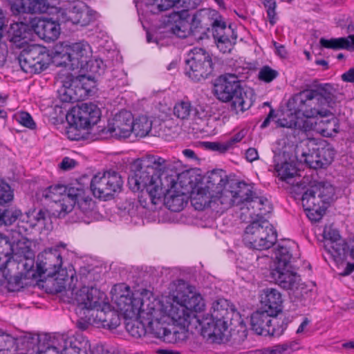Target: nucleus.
Segmentation results:
<instances>
[{
  "label": "nucleus",
  "instance_id": "nucleus-56",
  "mask_svg": "<svg viewBox=\"0 0 354 354\" xmlns=\"http://www.w3.org/2000/svg\"><path fill=\"white\" fill-rule=\"evenodd\" d=\"M103 313L102 312L96 313L95 317L98 319V320L102 323V326L104 328H108L109 329L116 328L120 324V319L117 313H111L110 315L112 316L110 319L106 320L105 317H104Z\"/></svg>",
  "mask_w": 354,
  "mask_h": 354
},
{
  "label": "nucleus",
  "instance_id": "nucleus-5",
  "mask_svg": "<svg viewBox=\"0 0 354 354\" xmlns=\"http://www.w3.org/2000/svg\"><path fill=\"white\" fill-rule=\"evenodd\" d=\"M214 94L223 102H231L232 109L243 112L252 104L251 97L243 88L239 77L231 73L221 75L214 84Z\"/></svg>",
  "mask_w": 354,
  "mask_h": 354
},
{
  "label": "nucleus",
  "instance_id": "nucleus-48",
  "mask_svg": "<svg viewBox=\"0 0 354 354\" xmlns=\"http://www.w3.org/2000/svg\"><path fill=\"white\" fill-rule=\"evenodd\" d=\"M291 258L292 253L290 250V246L286 244L278 245L275 251L276 267L291 266Z\"/></svg>",
  "mask_w": 354,
  "mask_h": 354
},
{
  "label": "nucleus",
  "instance_id": "nucleus-20",
  "mask_svg": "<svg viewBox=\"0 0 354 354\" xmlns=\"http://www.w3.org/2000/svg\"><path fill=\"white\" fill-rule=\"evenodd\" d=\"M202 0H145V10L151 14H158L176 6L182 8L180 12L194 10Z\"/></svg>",
  "mask_w": 354,
  "mask_h": 354
},
{
  "label": "nucleus",
  "instance_id": "nucleus-43",
  "mask_svg": "<svg viewBox=\"0 0 354 354\" xmlns=\"http://www.w3.org/2000/svg\"><path fill=\"white\" fill-rule=\"evenodd\" d=\"M132 133L136 137H145L151 130L152 122L145 115L138 117L135 120H132Z\"/></svg>",
  "mask_w": 354,
  "mask_h": 354
},
{
  "label": "nucleus",
  "instance_id": "nucleus-47",
  "mask_svg": "<svg viewBox=\"0 0 354 354\" xmlns=\"http://www.w3.org/2000/svg\"><path fill=\"white\" fill-rule=\"evenodd\" d=\"M349 36L346 37L332 38L326 39L324 37L319 40L322 47L333 50L348 49L351 46Z\"/></svg>",
  "mask_w": 354,
  "mask_h": 354
},
{
  "label": "nucleus",
  "instance_id": "nucleus-15",
  "mask_svg": "<svg viewBox=\"0 0 354 354\" xmlns=\"http://www.w3.org/2000/svg\"><path fill=\"white\" fill-rule=\"evenodd\" d=\"M91 53L89 44L84 41L66 45L62 51H56L57 55L64 59L65 66L73 70L82 68L84 64H87Z\"/></svg>",
  "mask_w": 354,
  "mask_h": 354
},
{
  "label": "nucleus",
  "instance_id": "nucleus-12",
  "mask_svg": "<svg viewBox=\"0 0 354 354\" xmlns=\"http://www.w3.org/2000/svg\"><path fill=\"white\" fill-rule=\"evenodd\" d=\"M123 180L115 171H109L101 176L95 175L91 182V189L95 197L106 199L122 190Z\"/></svg>",
  "mask_w": 354,
  "mask_h": 354
},
{
  "label": "nucleus",
  "instance_id": "nucleus-36",
  "mask_svg": "<svg viewBox=\"0 0 354 354\" xmlns=\"http://www.w3.org/2000/svg\"><path fill=\"white\" fill-rule=\"evenodd\" d=\"M227 186L232 189L235 198V204L237 205H246L250 198L255 195L252 190V187L243 181L231 180L227 183Z\"/></svg>",
  "mask_w": 354,
  "mask_h": 354
},
{
  "label": "nucleus",
  "instance_id": "nucleus-7",
  "mask_svg": "<svg viewBox=\"0 0 354 354\" xmlns=\"http://www.w3.org/2000/svg\"><path fill=\"white\" fill-rule=\"evenodd\" d=\"M101 116V111L93 103H82L74 108L71 114L67 116L71 127L67 131L68 137L72 140H80L82 136L77 129H88L97 124Z\"/></svg>",
  "mask_w": 354,
  "mask_h": 354
},
{
  "label": "nucleus",
  "instance_id": "nucleus-3",
  "mask_svg": "<svg viewBox=\"0 0 354 354\" xmlns=\"http://www.w3.org/2000/svg\"><path fill=\"white\" fill-rule=\"evenodd\" d=\"M43 196L53 203L52 214L58 218L64 217L76 204L83 212H86L91 203V198L85 196V190L81 185L77 187L61 184L51 185L44 191Z\"/></svg>",
  "mask_w": 354,
  "mask_h": 354
},
{
  "label": "nucleus",
  "instance_id": "nucleus-63",
  "mask_svg": "<svg viewBox=\"0 0 354 354\" xmlns=\"http://www.w3.org/2000/svg\"><path fill=\"white\" fill-rule=\"evenodd\" d=\"M324 237L325 239L329 241L328 245L333 244L335 241L342 240L338 230L332 229L331 227H325L324 230Z\"/></svg>",
  "mask_w": 354,
  "mask_h": 354
},
{
  "label": "nucleus",
  "instance_id": "nucleus-60",
  "mask_svg": "<svg viewBox=\"0 0 354 354\" xmlns=\"http://www.w3.org/2000/svg\"><path fill=\"white\" fill-rule=\"evenodd\" d=\"M21 212L19 209L10 208L5 209L4 223L5 225H12L17 219L21 216Z\"/></svg>",
  "mask_w": 354,
  "mask_h": 354
},
{
  "label": "nucleus",
  "instance_id": "nucleus-50",
  "mask_svg": "<svg viewBox=\"0 0 354 354\" xmlns=\"http://www.w3.org/2000/svg\"><path fill=\"white\" fill-rule=\"evenodd\" d=\"M52 277H55L52 284L56 292H61L66 289L69 279L66 269L61 270Z\"/></svg>",
  "mask_w": 354,
  "mask_h": 354
},
{
  "label": "nucleus",
  "instance_id": "nucleus-2",
  "mask_svg": "<svg viewBox=\"0 0 354 354\" xmlns=\"http://www.w3.org/2000/svg\"><path fill=\"white\" fill-rule=\"evenodd\" d=\"M337 90L330 84H320L293 95L288 102V109L297 118H307L332 115L333 108L338 99Z\"/></svg>",
  "mask_w": 354,
  "mask_h": 354
},
{
  "label": "nucleus",
  "instance_id": "nucleus-37",
  "mask_svg": "<svg viewBox=\"0 0 354 354\" xmlns=\"http://www.w3.org/2000/svg\"><path fill=\"white\" fill-rule=\"evenodd\" d=\"M232 190V189L226 186L223 188L221 192H218V194H214L212 195L209 197V206L215 208L221 206L220 209L221 210H225L232 206L237 205V204H235L236 200Z\"/></svg>",
  "mask_w": 354,
  "mask_h": 354
},
{
  "label": "nucleus",
  "instance_id": "nucleus-42",
  "mask_svg": "<svg viewBox=\"0 0 354 354\" xmlns=\"http://www.w3.org/2000/svg\"><path fill=\"white\" fill-rule=\"evenodd\" d=\"M198 112L189 101L181 100L176 103L174 115L182 120H188L191 116L196 117Z\"/></svg>",
  "mask_w": 354,
  "mask_h": 354
},
{
  "label": "nucleus",
  "instance_id": "nucleus-23",
  "mask_svg": "<svg viewBox=\"0 0 354 354\" xmlns=\"http://www.w3.org/2000/svg\"><path fill=\"white\" fill-rule=\"evenodd\" d=\"M301 203L308 218L314 222L319 221L326 209L322 199L316 193V189L313 187L308 188L302 194Z\"/></svg>",
  "mask_w": 354,
  "mask_h": 354
},
{
  "label": "nucleus",
  "instance_id": "nucleus-4",
  "mask_svg": "<svg viewBox=\"0 0 354 354\" xmlns=\"http://www.w3.org/2000/svg\"><path fill=\"white\" fill-rule=\"evenodd\" d=\"M211 314L198 319L204 336L223 339L228 325H235L236 322L241 324V316L234 306L224 298L213 302Z\"/></svg>",
  "mask_w": 354,
  "mask_h": 354
},
{
  "label": "nucleus",
  "instance_id": "nucleus-57",
  "mask_svg": "<svg viewBox=\"0 0 354 354\" xmlns=\"http://www.w3.org/2000/svg\"><path fill=\"white\" fill-rule=\"evenodd\" d=\"M264 7L266 8L268 18L270 24L273 26L276 24L277 17L275 9L277 7L275 0H261Z\"/></svg>",
  "mask_w": 354,
  "mask_h": 354
},
{
  "label": "nucleus",
  "instance_id": "nucleus-13",
  "mask_svg": "<svg viewBox=\"0 0 354 354\" xmlns=\"http://www.w3.org/2000/svg\"><path fill=\"white\" fill-rule=\"evenodd\" d=\"M156 301L168 322L171 321L175 326L189 327L191 320L195 317L194 313L187 310L180 302L174 298V295L165 300Z\"/></svg>",
  "mask_w": 354,
  "mask_h": 354
},
{
  "label": "nucleus",
  "instance_id": "nucleus-41",
  "mask_svg": "<svg viewBox=\"0 0 354 354\" xmlns=\"http://www.w3.org/2000/svg\"><path fill=\"white\" fill-rule=\"evenodd\" d=\"M339 122L337 118L333 117L330 119L321 120L316 124V131L324 137H332L339 131Z\"/></svg>",
  "mask_w": 354,
  "mask_h": 354
},
{
  "label": "nucleus",
  "instance_id": "nucleus-14",
  "mask_svg": "<svg viewBox=\"0 0 354 354\" xmlns=\"http://www.w3.org/2000/svg\"><path fill=\"white\" fill-rule=\"evenodd\" d=\"M133 115L131 112L122 110L115 114L106 128H102L99 134L100 139L114 137L118 139L127 138L132 133Z\"/></svg>",
  "mask_w": 354,
  "mask_h": 354
},
{
  "label": "nucleus",
  "instance_id": "nucleus-59",
  "mask_svg": "<svg viewBox=\"0 0 354 354\" xmlns=\"http://www.w3.org/2000/svg\"><path fill=\"white\" fill-rule=\"evenodd\" d=\"M278 74L277 71L266 66L259 72V78L263 82H270L278 76Z\"/></svg>",
  "mask_w": 354,
  "mask_h": 354
},
{
  "label": "nucleus",
  "instance_id": "nucleus-16",
  "mask_svg": "<svg viewBox=\"0 0 354 354\" xmlns=\"http://www.w3.org/2000/svg\"><path fill=\"white\" fill-rule=\"evenodd\" d=\"M88 80L89 78L84 75L74 76L67 73L65 79L62 81L64 88L59 91L61 101L64 102L79 101L86 95L88 91L85 82Z\"/></svg>",
  "mask_w": 354,
  "mask_h": 354
},
{
  "label": "nucleus",
  "instance_id": "nucleus-53",
  "mask_svg": "<svg viewBox=\"0 0 354 354\" xmlns=\"http://www.w3.org/2000/svg\"><path fill=\"white\" fill-rule=\"evenodd\" d=\"M76 25L86 26L95 19V13L92 10H88L85 5L82 3L79 14L77 15Z\"/></svg>",
  "mask_w": 354,
  "mask_h": 354
},
{
  "label": "nucleus",
  "instance_id": "nucleus-34",
  "mask_svg": "<svg viewBox=\"0 0 354 354\" xmlns=\"http://www.w3.org/2000/svg\"><path fill=\"white\" fill-rule=\"evenodd\" d=\"M309 149L313 152L317 150L321 157V160L314 162L317 167H325L329 165L335 156V151L333 146L324 140L317 142L315 139H310Z\"/></svg>",
  "mask_w": 354,
  "mask_h": 354
},
{
  "label": "nucleus",
  "instance_id": "nucleus-11",
  "mask_svg": "<svg viewBox=\"0 0 354 354\" xmlns=\"http://www.w3.org/2000/svg\"><path fill=\"white\" fill-rule=\"evenodd\" d=\"M18 60L23 71L29 74H38L48 68L50 56L46 47L30 45L20 52Z\"/></svg>",
  "mask_w": 354,
  "mask_h": 354
},
{
  "label": "nucleus",
  "instance_id": "nucleus-55",
  "mask_svg": "<svg viewBox=\"0 0 354 354\" xmlns=\"http://www.w3.org/2000/svg\"><path fill=\"white\" fill-rule=\"evenodd\" d=\"M16 345V339L11 335L0 333V354H8Z\"/></svg>",
  "mask_w": 354,
  "mask_h": 354
},
{
  "label": "nucleus",
  "instance_id": "nucleus-21",
  "mask_svg": "<svg viewBox=\"0 0 354 354\" xmlns=\"http://www.w3.org/2000/svg\"><path fill=\"white\" fill-rule=\"evenodd\" d=\"M63 263L62 257L57 250L45 251L37 257V275L39 277H53L61 270Z\"/></svg>",
  "mask_w": 354,
  "mask_h": 354
},
{
  "label": "nucleus",
  "instance_id": "nucleus-62",
  "mask_svg": "<svg viewBox=\"0 0 354 354\" xmlns=\"http://www.w3.org/2000/svg\"><path fill=\"white\" fill-rule=\"evenodd\" d=\"M89 63L90 71L93 73L97 74L99 75H102L104 73L106 65L101 59H95L94 60L88 61Z\"/></svg>",
  "mask_w": 354,
  "mask_h": 354
},
{
  "label": "nucleus",
  "instance_id": "nucleus-44",
  "mask_svg": "<svg viewBox=\"0 0 354 354\" xmlns=\"http://www.w3.org/2000/svg\"><path fill=\"white\" fill-rule=\"evenodd\" d=\"M82 3L77 2L73 3L68 8L60 10L57 12V19L61 23L71 22L73 24H75L77 20V15Z\"/></svg>",
  "mask_w": 354,
  "mask_h": 354
},
{
  "label": "nucleus",
  "instance_id": "nucleus-19",
  "mask_svg": "<svg viewBox=\"0 0 354 354\" xmlns=\"http://www.w3.org/2000/svg\"><path fill=\"white\" fill-rule=\"evenodd\" d=\"M212 32L217 47L223 53H230L236 44L237 35L231 26H227L221 16L212 23Z\"/></svg>",
  "mask_w": 354,
  "mask_h": 354
},
{
  "label": "nucleus",
  "instance_id": "nucleus-31",
  "mask_svg": "<svg viewBox=\"0 0 354 354\" xmlns=\"http://www.w3.org/2000/svg\"><path fill=\"white\" fill-rule=\"evenodd\" d=\"M259 297L264 310L276 316L281 311L283 300L281 294L277 289L272 288L263 289Z\"/></svg>",
  "mask_w": 354,
  "mask_h": 354
},
{
  "label": "nucleus",
  "instance_id": "nucleus-64",
  "mask_svg": "<svg viewBox=\"0 0 354 354\" xmlns=\"http://www.w3.org/2000/svg\"><path fill=\"white\" fill-rule=\"evenodd\" d=\"M205 146L207 148L216 151H219L221 153H225L230 148L227 142L221 143V142H205Z\"/></svg>",
  "mask_w": 354,
  "mask_h": 354
},
{
  "label": "nucleus",
  "instance_id": "nucleus-17",
  "mask_svg": "<svg viewBox=\"0 0 354 354\" xmlns=\"http://www.w3.org/2000/svg\"><path fill=\"white\" fill-rule=\"evenodd\" d=\"M53 338L62 354H93L89 341L82 336L57 335Z\"/></svg>",
  "mask_w": 354,
  "mask_h": 354
},
{
  "label": "nucleus",
  "instance_id": "nucleus-9",
  "mask_svg": "<svg viewBox=\"0 0 354 354\" xmlns=\"http://www.w3.org/2000/svg\"><path fill=\"white\" fill-rule=\"evenodd\" d=\"M186 60L185 75L192 81L198 82L207 79L213 72L211 55L203 48H194Z\"/></svg>",
  "mask_w": 354,
  "mask_h": 354
},
{
  "label": "nucleus",
  "instance_id": "nucleus-40",
  "mask_svg": "<svg viewBox=\"0 0 354 354\" xmlns=\"http://www.w3.org/2000/svg\"><path fill=\"white\" fill-rule=\"evenodd\" d=\"M328 246V252L330 253L334 261L337 264H342L346 260L347 255L350 252L351 247L348 245L347 243L344 239L335 241Z\"/></svg>",
  "mask_w": 354,
  "mask_h": 354
},
{
  "label": "nucleus",
  "instance_id": "nucleus-29",
  "mask_svg": "<svg viewBox=\"0 0 354 354\" xmlns=\"http://www.w3.org/2000/svg\"><path fill=\"white\" fill-rule=\"evenodd\" d=\"M241 214L248 216L250 218H259L272 210V206L269 201L263 197L259 196L255 193L245 206L241 207Z\"/></svg>",
  "mask_w": 354,
  "mask_h": 354
},
{
  "label": "nucleus",
  "instance_id": "nucleus-18",
  "mask_svg": "<svg viewBox=\"0 0 354 354\" xmlns=\"http://www.w3.org/2000/svg\"><path fill=\"white\" fill-rule=\"evenodd\" d=\"M120 288H124L125 292L122 294L115 295L113 298L118 310L126 317H132L138 315L139 317L141 311L146 309L147 304L141 298L135 297L129 286L122 284L120 285Z\"/></svg>",
  "mask_w": 354,
  "mask_h": 354
},
{
  "label": "nucleus",
  "instance_id": "nucleus-46",
  "mask_svg": "<svg viewBox=\"0 0 354 354\" xmlns=\"http://www.w3.org/2000/svg\"><path fill=\"white\" fill-rule=\"evenodd\" d=\"M316 189L317 195L322 199L323 205L330 203L335 196V188L328 183H319L317 185L313 187Z\"/></svg>",
  "mask_w": 354,
  "mask_h": 354
},
{
  "label": "nucleus",
  "instance_id": "nucleus-32",
  "mask_svg": "<svg viewBox=\"0 0 354 354\" xmlns=\"http://www.w3.org/2000/svg\"><path fill=\"white\" fill-rule=\"evenodd\" d=\"M205 180V186L201 189L204 190L205 195H209L208 197L214 194H218L223 188L227 186V183L230 182L225 171L222 169L213 170L208 172Z\"/></svg>",
  "mask_w": 354,
  "mask_h": 354
},
{
  "label": "nucleus",
  "instance_id": "nucleus-58",
  "mask_svg": "<svg viewBox=\"0 0 354 354\" xmlns=\"http://www.w3.org/2000/svg\"><path fill=\"white\" fill-rule=\"evenodd\" d=\"M34 263V259L32 258H27L24 262H21V266L25 270L24 273L25 278L36 279L39 277L37 275V268L36 270H33ZM19 264H21V263Z\"/></svg>",
  "mask_w": 354,
  "mask_h": 354
},
{
  "label": "nucleus",
  "instance_id": "nucleus-45",
  "mask_svg": "<svg viewBox=\"0 0 354 354\" xmlns=\"http://www.w3.org/2000/svg\"><path fill=\"white\" fill-rule=\"evenodd\" d=\"M203 10H209V9L200 10L196 12L192 17L189 18L190 35L197 39H203V35L205 34L206 30H209L203 26L202 20L199 19Z\"/></svg>",
  "mask_w": 354,
  "mask_h": 354
},
{
  "label": "nucleus",
  "instance_id": "nucleus-28",
  "mask_svg": "<svg viewBox=\"0 0 354 354\" xmlns=\"http://www.w3.org/2000/svg\"><path fill=\"white\" fill-rule=\"evenodd\" d=\"M30 24L32 31L46 41L55 40L60 34L59 24L50 19L33 18Z\"/></svg>",
  "mask_w": 354,
  "mask_h": 354
},
{
  "label": "nucleus",
  "instance_id": "nucleus-30",
  "mask_svg": "<svg viewBox=\"0 0 354 354\" xmlns=\"http://www.w3.org/2000/svg\"><path fill=\"white\" fill-rule=\"evenodd\" d=\"M276 315H271L266 310H257L250 317V325L252 330L258 335H273L274 328L272 327V317Z\"/></svg>",
  "mask_w": 354,
  "mask_h": 354
},
{
  "label": "nucleus",
  "instance_id": "nucleus-33",
  "mask_svg": "<svg viewBox=\"0 0 354 354\" xmlns=\"http://www.w3.org/2000/svg\"><path fill=\"white\" fill-rule=\"evenodd\" d=\"M21 244L25 245V242H21L18 239L16 245H15L8 236L0 234V271L5 268L12 254H25V251L28 248L24 246L18 249V246Z\"/></svg>",
  "mask_w": 354,
  "mask_h": 354
},
{
  "label": "nucleus",
  "instance_id": "nucleus-8",
  "mask_svg": "<svg viewBox=\"0 0 354 354\" xmlns=\"http://www.w3.org/2000/svg\"><path fill=\"white\" fill-rule=\"evenodd\" d=\"M146 309L142 310L139 319L146 332L162 339L163 341L171 340L167 335L169 328L167 326L168 320L162 313L156 301L152 302L147 301Z\"/></svg>",
  "mask_w": 354,
  "mask_h": 354
},
{
  "label": "nucleus",
  "instance_id": "nucleus-61",
  "mask_svg": "<svg viewBox=\"0 0 354 354\" xmlns=\"http://www.w3.org/2000/svg\"><path fill=\"white\" fill-rule=\"evenodd\" d=\"M16 119L21 124L30 129H35L36 128L35 122L28 112H21L17 115Z\"/></svg>",
  "mask_w": 354,
  "mask_h": 354
},
{
  "label": "nucleus",
  "instance_id": "nucleus-22",
  "mask_svg": "<svg viewBox=\"0 0 354 354\" xmlns=\"http://www.w3.org/2000/svg\"><path fill=\"white\" fill-rule=\"evenodd\" d=\"M191 286H178L174 292V298L180 302L192 313L201 312L205 308V301L199 293L194 291Z\"/></svg>",
  "mask_w": 354,
  "mask_h": 354
},
{
  "label": "nucleus",
  "instance_id": "nucleus-24",
  "mask_svg": "<svg viewBox=\"0 0 354 354\" xmlns=\"http://www.w3.org/2000/svg\"><path fill=\"white\" fill-rule=\"evenodd\" d=\"M32 28L24 22L14 23L10 25L7 34V39L13 48H25L29 45V41L32 36Z\"/></svg>",
  "mask_w": 354,
  "mask_h": 354
},
{
  "label": "nucleus",
  "instance_id": "nucleus-38",
  "mask_svg": "<svg viewBox=\"0 0 354 354\" xmlns=\"http://www.w3.org/2000/svg\"><path fill=\"white\" fill-rule=\"evenodd\" d=\"M281 156H274V168L277 172L278 173V176L282 180L286 181L288 183H291L292 185L295 184V180L292 181V180L296 176L297 174L298 170L295 167V165L293 162L284 161L281 163L277 162V160L280 159Z\"/></svg>",
  "mask_w": 354,
  "mask_h": 354
},
{
  "label": "nucleus",
  "instance_id": "nucleus-26",
  "mask_svg": "<svg viewBox=\"0 0 354 354\" xmlns=\"http://www.w3.org/2000/svg\"><path fill=\"white\" fill-rule=\"evenodd\" d=\"M14 15L21 13H44L48 8L46 0H6Z\"/></svg>",
  "mask_w": 354,
  "mask_h": 354
},
{
  "label": "nucleus",
  "instance_id": "nucleus-1",
  "mask_svg": "<svg viewBox=\"0 0 354 354\" xmlns=\"http://www.w3.org/2000/svg\"><path fill=\"white\" fill-rule=\"evenodd\" d=\"M168 161L161 157L147 155L134 160L130 166L128 185L133 192L140 191V203L146 207L147 203L142 198L145 191L151 203L156 205L162 201L164 187L174 185L175 176L166 174Z\"/></svg>",
  "mask_w": 354,
  "mask_h": 354
},
{
  "label": "nucleus",
  "instance_id": "nucleus-54",
  "mask_svg": "<svg viewBox=\"0 0 354 354\" xmlns=\"http://www.w3.org/2000/svg\"><path fill=\"white\" fill-rule=\"evenodd\" d=\"M30 278H25L24 272L11 277L8 281V290L10 292L19 291L28 284L25 281Z\"/></svg>",
  "mask_w": 354,
  "mask_h": 354
},
{
  "label": "nucleus",
  "instance_id": "nucleus-51",
  "mask_svg": "<svg viewBox=\"0 0 354 354\" xmlns=\"http://www.w3.org/2000/svg\"><path fill=\"white\" fill-rule=\"evenodd\" d=\"M167 335H169V337L171 338V340L167 341V342H183L188 338V327H184V326H175L172 330L169 328Z\"/></svg>",
  "mask_w": 354,
  "mask_h": 354
},
{
  "label": "nucleus",
  "instance_id": "nucleus-39",
  "mask_svg": "<svg viewBox=\"0 0 354 354\" xmlns=\"http://www.w3.org/2000/svg\"><path fill=\"white\" fill-rule=\"evenodd\" d=\"M178 16L171 27V31L180 38H186L190 36L189 15L186 12H180Z\"/></svg>",
  "mask_w": 354,
  "mask_h": 354
},
{
  "label": "nucleus",
  "instance_id": "nucleus-35",
  "mask_svg": "<svg viewBox=\"0 0 354 354\" xmlns=\"http://www.w3.org/2000/svg\"><path fill=\"white\" fill-rule=\"evenodd\" d=\"M43 337L31 333L26 334L16 339L17 354H39Z\"/></svg>",
  "mask_w": 354,
  "mask_h": 354
},
{
  "label": "nucleus",
  "instance_id": "nucleus-10",
  "mask_svg": "<svg viewBox=\"0 0 354 354\" xmlns=\"http://www.w3.org/2000/svg\"><path fill=\"white\" fill-rule=\"evenodd\" d=\"M74 299L81 309L96 310V313L102 312L106 321L112 317L110 315L111 313H116L111 310L110 305L106 301L105 293L94 286H83L76 292Z\"/></svg>",
  "mask_w": 354,
  "mask_h": 354
},
{
  "label": "nucleus",
  "instance_id": "nucleus-25",
  "mask_svg": "<svg viewBox=\"0 0 354 354\" xmlns=\"http://www.w3.org/2000/svg\"><path fill=\"white\" fill-rule=\"evenodd\" d=\"M292 266L276 267L270 272L271 278L286 290H297L300 286V277L291 270Z\"/></svg>",
  "mask_w": 354,
  "mask_h": 354
},
{
  "label": "nucleus",
  "instance_id": "nucleus-52",
  "mask_svg": "<svg viewBox=\"0 0 354 354\" xmlns=\"http://www.w3.org/2000/svg\"><path fill=\"white\" fill-rule=\"evenodd\" d=\"M14 198V190L3 178H0V205L12 202Z\"/></svg>",
  "mask_w": 354,
  "mask_h": 354
},
{
  "label": "nucleus",
  "instance_id": "nucleus-49",
  "mask_svg": "<svg viewBox=\"0 0 354 354\" xmlns=\"http://www.w3.org/2000/svg\"><path fill=\"white\" fill-rule=\"evenodd\" d=\"M309 145L310 139L306 141L304 147L302 148L301 161H304L309 167L315 169L323 168V167H317L314 165L315 161L321 160V157L317 150L313 152L310 150Z\"/></svg>",
  "mask_w": 354,
  "mask_h": 354
},
{
  "label": "nucleus",
  "instance_id": "nucleus-27",
  "mask_svg": "<svg viewBox=\"0 0 354 354\" xmlns=\"http://www.w3.org/2000/svg\"><path fill=\"white\" fill-rule=\"evenodd\" d=\"M175 176V183L174 185L167 186L164 185V193L162 198H164V203L165 206L172 212L181 211L185 205L187 203V196L180 191H177L175 187L177 185V180L179 178L178 175H174Z\"/></svg>",
  "mask_w": 354,
  "mask_h": 354
},
{
  "label": "nucleus",
  "instance_id": "nucleus-6",
  "mask_svg": "<svg viewBox=\"0 0 354 354\" xmlns=\"http://www.w3.org/2000/svg\"><path fill=\"white\" fill-rule=\"evenodd\" d=\"M277 232L263 217L254 218L245 227L243 240L250 248L263 250L271 248L277 241Z\"/></svg>",
  "mask_w": 354,
  "mask_h": 354
}]
</instances>
